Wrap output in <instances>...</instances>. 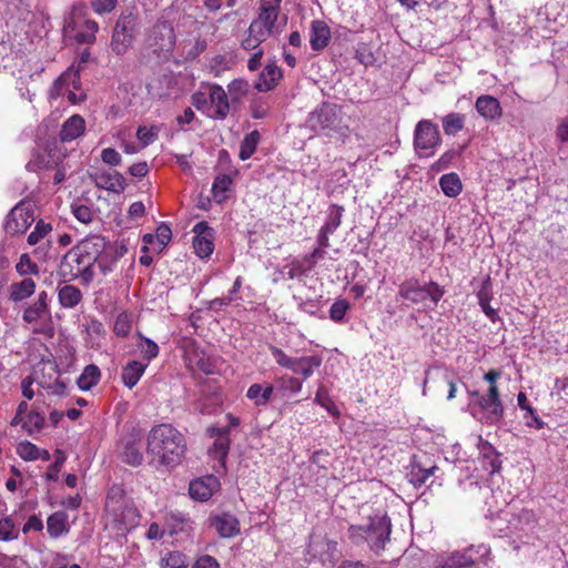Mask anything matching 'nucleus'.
I'll return each mask as SVG.
<instances>
[{"label":"nucleus","instance_id":"f257e3e1","mask_svg":"<svg viewBox=\"0 0 568 568\" xmlns=\"http://www.w3.org/2000/svg\"><path fill=\"white\" fill-rule=\"evenodd\" d=\"M186 452L183 434L171 424L153 426L146 437V457L155 469H173L181 464Z\"/></svg>","mask_w":568,"mask_h":568},{"label":"nucleus","instance_id":"f03ea898","mask_svg":"<svg viewBox=\"0 0 568 568\" xmlns=\"http://www.w3.org/2000/svg\"><path fill=\"white\" fill-rule=\"evenodd\" d=\"M103 250V236L85 237L64 254L58 267V275L64 282L80 278L82 283L89 284L94 277L93 265Z\"/></svg>","mask_w":568,"mask_h":568},{"label":"nucleus","instance_id":"7ed1b4c3","mask_svg":"<svg viewBox=\"0 0 568 568\" xmlns=\"http://www.w3.org/2000/svg\"><path fill=\"white\" fill-rule=\"evenodd\" d=\"M140 521V513L120 488H112L105 501V528L115 537H124Z\"/></svg>","mask_w":568,"mask_h":568},{"label":"nucleus","instance_id":"20e7f679","mask_svg":"<svg viewBox=\"0 0 568 568\" xmlns=\"http://www.w3.org/2000/svg\"><path fill=\"white\" fill-rule=\"evenodd\" d=\"M392 523L387 515H374L362 525H351L347 530L349 540L355 546L366 545L371 551L379 555L389 541Z\"/></svg>","mask_w":568,"mask_h":568},{"label":"nucleus","instance_id":"39448f33","mask_svg":"<svg viewBox=\"0 0 568 568\" xmlns=\"http://www.w3.org/2000/svg\"><path fill=\"white\" fill-rule=\"evenodd\" d=\"M444 294L445 290L438 283H422L412 277L399 284L397 298L405 301L406 306H415L417 311L425 312L435 310Z\"/></svg>","mask_w":568,"mask_h":568},{"label":"nucleus","instance_id":"423d86ee","mask_svg":"<svg viewBox=\"0 0 568 568\" xmlns=\"http://www.w3.org/2000/svg\"><path fill=\"white\" fill-rule=\"evenodd\" d=\"M468 410L485 425H496L504 418V405L497 386L488 387L485 394L469 392Z\"/></svg>","mask_w":568,"mask_h":568},{"label":"nucleus","instance_id":"0eeeda50","mask_svg":"<svg viewBox=\"0 0 568 568\" xmlns=\"http://www.w3.org/2000/svg\"><path fill=\"white\" fill-rule=\"evenodd\" d=\"M338 115V106L333 103L323 102L307 116V125L314 132H336L343 138L348 136V126H342Z\"/></svg>","mask_w":568,"mask_h":568},{"label":"nucleus","instance_id":"6e6552de","mask_svg":"<svg viewBox=\"0 0 568 568\" xmlns=\"http://www.w3.org/2000/svg\"><path fill=\"white\" fill-rule=\"evenodd\" d=\"M22 320L26 324L32 325L33 333L52 336L51 311L49 296L45 291H41L37 295V300L27 305L22 314Z\"/></svg>","mask_w":568,"mask_h":568},{"label":"nucleus","instance_id":"1a4fd4ad","mask_svg":"<svg viewBox=\"0 0 568 568\" xmlns=\"http://www.w3.org/2000/svg\"><path fill=\"white\" fill-rule=\"evenodd\" d=\"M268 348L278 366L300 374L304 381L308 379L314 371L322 365V357L318 355L292 357L277 346L270 345Z\"/></svg>","mask_w":568,"mask_h":568},{"label":"nucleus","instance_id":"9d476101","mask_svg":"<svg viewBox=\"0 0 568 568\" xmlns=\"http://www.w3.org/2000/svg\"><path fill=\"white\" fill-rule=\"evenodd\" d=\"M37 19L27 0H0V20L7 26L23 29L34 24Z\"/></svg>","mask_w":568,"mask_h":568},{"label":"nucleus","instance_id":"9b49d317","mask_svg":"<svg viewBox=\"0 0 568 568\" xmlns=\"http://www.w3.org/2000/svg\"><path fill=\"white\" fill-rule=\"evenodd\" d=\"M34 222V205L30 201L21 200L7 214L3 230L10 237L24 234Z\"/></svg>","mask_w":568,"mask_h":568},{"label":"nucleus","instance_id":"f8f14e48","mask_svg":"<svg viewBox=\"0 0 568 568\" xmlns=\"http://www.w3.org/2000/svg\"><path fill=\"white\" fill-rule=\"evenodd\" d=\"M489 554L485 545L470 546L462 551L456 550L447 555L438 556L435 560V568H466L473 566L479 558Z\"/></svg>","mask_w":568,"mask_h":568},{"label":"nucleus","instance_id":"ddd939ff","mask_svg":"<svg viewBox=\"0 0 568 568\" xmlns=\"http://www.w3.org/2000/svg\"><path fill=\"white\" fill-rule=\"evenodd\" d=\"M440 142L437 125L429 120H422L417 123L414 132V148L419 158L434 155Z\"/></svg>","mask_w":568,"mask_h":568},{"label":"nucleus","instance_id":"4468645a","mask_svg":"<svg viewBox=\"0 0 568 568\" xmlns=\"http://www.w3.org/2000/svg\"><path fill=\"white\" fill-rule=\"evenodd\" d=\"M337 542L326 537L312 536L306 548L308 562L333 566L336 560Z\"/></svg>","mask_w":568,"mask_h":568},{"label":"nucleus","instance_id":"2eb2a0df","mask_svg":"<svg viewBox=\"0 0 568 568\" xmlns=\"http://www.w3.org/2000/svg\"><path fill=\"white\" fill-rule=\"evenodd\" d=\"M193 248L200 258H207L214 251V230L207 222L201 221L193 226Z\"/></svg>","mask_w":568,"mask_h":568},{"label":"nucleus","instance_id":"dca6fc26","mask_svg":"<svg viewBox=\"0 0 568 568\" xmlns=\"http://www.w3.org/2000/svg\"><path fill=\"white\" fill-rule=\"evenodd\" d=\"M91 53L89 49L81 52L78 65H71L53 83V90L57 95L63 94L64 90H69L71 87L78 89L80 84V71L84 64L90 60Z\"/></svg>","mask_w":568,"mask_h":568},{"label":"nucleus","instance_id":"f3484780","mask_svg":"<svg viewBox=\"0 0 568 568\" xmlns=\"http://www.w3.org/2000/svg\"><path fill=\"white\" fill-rule=\"evenodd\" d=\"M90 179L98 189L111 193L121 194L128 186L123 174L115 170H97L90 174Z\"/></svg>","mask_w":568,"mask_h":568},{"label":"nucleus","instance_id":"a211bd4d","mask_svg":"<svg viewBox=\"0 0 568 568\" xmlns=\"http://www.w3.org/2000/svg\"><path fill=\"white\" fill-rule=\"evenodd\" d=\"M120 457L123 463L136 467L143 463V444L140 438L129 435L122 438L120 443Z\"/></svg>","mask_w":568,"mask_h":568},{"label":"nucleus","instance_id":"6ab92c4d","mask_svg":"<svg viewBox=\"0 0 568 568\" xmlns=\"http://www.w3.org/2000/svg\"><path fill=\"white\" fill-rule=\"evenodd\" d=\"M220 486L219 478L210 475L192 480L189 486V494L194 500L206 501L219 490Z\"/></svg>","mask_w":568,"mask_h":568},{"label":"nucleus","instance_id":"aec40b11","mask_svg":"<svg viewBox=\"0 0 568 568\" xmlns=\"http://www.w3.org/2000/svg\"><path fill=\"white\" fill-rule=\"evenodd\" d=\"M478 460L481 467L489 474L495 475L501 468L500 454L496 448L487 440L479 437L478 442Z\"/></svg>","mask_w":568,"mask_h":568},{"label":"nucleus","instance_id":"412c9836","mask_svg":"<svg viewBox=\"0 0 568 568\" xmlns=\"http://www.w3.org/2000/svg\"><path fill=\"white\" fill-rule=\"evenodd\" d=\"M283 78L282 69L275 61H268L262 72L258 74L254 88L258 92H268L274 90Z\"/></svg>","mask_w":568,"mask_h":568},{"label":"nucleus","instance_id":"4be33fe9","mask_svg":"<svg viewBox=\"0 0 568 568\" xmlns=\"http://www.w3.org/2000/svg\"><path fill=\"white\" fill-rule=\"evenodd\" d=\"M128 252V246L124 242L108 243L104 240V250L97 261L99 268L103 274L113 270L115 262Z\"/></svg>","mask_w":568,"mask_h":568},{"label":"nucleus","instance_id":"5701e85b","mask_svg":"<svg viewBox=\"0 0 568 568\" xmlns=\"http://www.w3.org/2000/svg\"><path fill=\"white\" fill-rule=\"evenodd\" d=\"M230 429L227 427H210L207 434L214 438V443L210 448V454L221 462H223L230 450Z\"/></svg>","mask_w":568,"mask_h":568},{"label":"nucleus","instance_id":"b1692460","mask_svg":"<svg viewBox=\"0 0 568 568\" xmlns=\"http://www.w3.org/2000/svg\"><path fill=\"white\" fill-rule=\"evenodd\" d=\"M437 470L438 467L435 464L414 457L408 473L409 483H412L416 488H419L430 476H434Z\"/></svg>","mask_w":568,"mask_h":568},{"label":"nucleus","instance_id":"393cba45","mask_svg":"<svg viewBox=\"0 0 568 568\" xmlns=\"http://www.w3.org/2000/svg\"><path fill=\"white\" fill-rule=\"evenodd\" d=\"M209 100L213 109L211 116L221 120L225 119L230 111V104L227 94L220 84L210 85Z\"/></svg>","mask_w":568,"mask_h":568},{"label":"nucleus","instance_id":"a878e982","mask_svg":"<svg viewBox=\"0 0 568 568\" xmlns=\"http://www.w3.org/2000/svg\"><path fill=\"white\" fill-rule=\"evenodd\" d=\"M475 109L477 113L487 121L499 119L503 114L499 100L489 94L478 97L475 102Z\"/></svg>","mask_w":568,"mask_h":568},{"label":"nucleus","instance_id":"bb28decb","mask_svg":"<svg viewBox=\"0 0 568 568\" xmlns=\"http://www.w3.org/2000/svg\"><path fill=\"white\" fill-rule=\"evenodd\" d=\"M84 132V119L79 114H73L62 123L59 138L62 142H72L75 139L82 136Z\"/></svg>","mask_w":568,"mask_h":568},{"label":"nucleus","instance_id":"cd10ccee","mask_svg":"<svg viewBox=\"0 0 568 568\" xmlns=\"http://www.w3.org/2000/svg\"><path fill=\"white\" fill-rule=\"evenodd\" d=\"M211 526L223 538H230L240 532V524L235 516L224 513L211 519Z\"/></svg>","mask_w":568,"mask_h":568},{"label":"nucleus","instance_id":"c85d7f7f","mask_svg":"<svg viewBox=\"0 0 568 568\" xmlns=\"http://www.w3.org/2000/svg\"><path fill=\"white\" fill-rule=\"evenodd\" d=\"M332 33L323 20H314L311 26L310 44L312 50L321 51L328 45Z\"/></svg>","mask_w":568,"mask_h":568},{"label":"nucleus","instance_id":"c756f323","mask_svg":"<svg viewBox=\"0 0 568 568\" xmlns=\"http://www.w3.org/2000/svg\"><path fill=\"white\" fill-rule=\"evenodd\" d=\"M146 367L148 363H143L135 359L129 361L123 366L121 373L123 384L130 389L133 388L145 373Z\"/></svg>","mask_w":568,"mask_h":568},{"label":"nucleus","instance_id":"7c9ffc66","mask_svg":"<svg viewBox=\"0 0 568 568\" xmlns=\"http://www.w3.org/2000/svg\"><path fill=\"white\" fill-rule=\"evenodd\" d=\"M47 530L51 538H59L70 530L68 515L64 511H55L47 519Z\"/></svg>","mask_w":568,"mask_h":568},{"label":"nucleus","instance_id":"2f4dec72","mask_svg":"<svg viewBox=\"0 0 568 568\" xmlns=\"http://www.w3.org/2000/svg\"><path fill=\"white\" fill-rule=\"evenodd\" d=\"M83 295L80 288L65 284L58 288V301L62 308H74L82 302Z\"/></svg>","mask_w":568,"mask_h":568},{"label":"nucleus","instance_id":"473e14b6","mask_svg":"<svg viewBox=\"0 0 568 568\" xmlns=\"http://www.w3.org/2000/svg\"><path fill=\"white\" fill-rule=\"evenodd\" d=\"M274 393V387L270 383L252 384L246 392V397L256 406H265Z\"/></svg>","mask_w":568,"mask_h":568},{"label":"nucleus","instance_id":"72a5a7b5","mask_svg":"<svg viewBox=\"0 0 568 568\" xmlns=\"http://www.w3.org/2000/svg\"><path fill=\"white\" fill-rule=\"evenodd\" d=\"M281 0H262L261 12L255 19L273 30L278 17Z\"/></svg>","mask_w":568,"mask_h":568},{"label":"nucleus","instance_id":"f704fd0d","mask_svg":"<svg viewBox=\"0 0 568 568\" xmlns=\"http://www.w3.org/2000/svg\"><path fill=\"white\" fill-rule=\"evenodd\" d=\"M36 292V282L32 278H23L10 285V300L21 302L29 298Z\"/></svg>","mask_w":568,"mask_h":568},{"label":"nucleus","instance_id":"c9c22d12","mask_svg":"<svg viewBox=\"0 0 568 568\" xmlns=\"http://www.w3.org/2000/svg\"><path fill=\"white\" fill-rule=\"evenodd\" d=\"M100 368L94 364H90L84 367L81 375L77 379V384L81 390H90L100 382Z\"/></svg>","mask_w":568,"mask_h":568},{"label":"nucleus","instance_id":"e433bc0d","mask_svg":"<svg viewBox=\"0 0 568 568\" xmlns=\"http://www.w3.org/2000/svg\"><path fill=\"white\" fill-rule=\"evenodd\" d=\"M439 185L443 193L448 197H456L463 190L462 181L457 173H447L440 176Z\"/></svg>","mask_w":568,"mask_h":568},{"label":"nucleus","instance_id":"4c0bfd02","mask_svg":"<svg viewBox=\"0 0 568 568\" xmlns=\"http://www.w3.org/2000/svg\"><path fill=\"white\" fill-rule=\"evenodd\" d=\"M232 179L227 174H220L212 184V194L216 203H223L229 197Z\"/></svg>","mask_w":568,"mask_h":568},{"label":"nucleus","instance_id":"58836bf2","mask_svg":"<svg viewBox=\"0 0 568 568\" xmlns=\"http://www.w3.org/2000/svg\"><path fill=\"white\" fill-rule=\"evenodd\" d=\"M235 63L231 53L217 54L210 61L209 69L214 77H220L224 71L231 70Z\"/></svg>","mask_w":568,"mask_h":568},{"label":"nucleus","instance_id":"ea45409f","mask_svg":"<svg viewBox=\"0 0 568 568\" xmlns=\"http://www.w3.org/2000/svg\"><path fill=\"white\" fill-rule=\"evenodd\" d=\"M442 123L446 135H455L464 129L465 115L462 113L452 112L443 118Z\"/></svg>","mask_w":568,"mask_h":568},{"label":"nucleus","instance_id":"a19ab883","mask_svg":"<svg viewBox=\"0 0 568 568\" xmlns=\"http://www.w3.org/2000/svg\"><path fill=\"white\" fill-rule=\"evenodd\" d=\"M114 29H120L121 33L130 36L131 38H135L139 31V20L135 14L132 12L128 14H122L114 27Z\"/></svg>","mask_w":568,"mask_h":568},{"label":"nucleus","instance_id":"79ce46f5","mask_svg":"<svg viewBox=\"0 0 568 568\" xmlns=\"http://www.w3.org/2000/svg\"><path fill=\"white\" fill-rule=\"evenodd\" d=\"M260 133L256 130L245 135L240 145L239 156L241 160H248L254 154L260 142Z\"/></svg>","mask_w":568,"mask_h":568},{"label":"nucleus","instance_id":"37998d69","mask_svg":"<svg viewBox=\"0 0 568 568\" xmlns=\"http://www.w3.org/2000/svg\"><path fill=\"white\" fill-rule=\"evenodd\" d=\"M139 342L136 344L138 349L140 351L145 363H150L152 359L158 357L160 353L159 345L151 338L143 336L141 333L138 334Z\"/></svg>","mask_w":568,"mask_h":568},{"label":"nucleus","instance_id":"c03bdc74","mask_svg":"<svg viewBox=\"0 0 568 568\" xmlns=\"http://www.w3.org/2000/svg\"><path fill=\"white\" fill-rule=\"evenodd\" d=\"M134 39L114 29L111 40V49L116 55H123L131 48Z\"/></svg>","mask_w":568,"mask_h":568},{"label":"nucleus","instance_id":"a18cd8bd","mask_svg":"<svg viewBox=\"0 0 568 568\" xmlns=\"http://www.w3.org/2000/svg\"><path fill=\"white\" fill-rule=\"evenodd\" d=\"M344 207L337 204H332L327 210L326 221L322 229L326 233H334L341 225Z\"/></svg>","mask_w":568,"mask_h":568},{"label":"nucleus","instance_id":"49530a36","mask_svg":"<svg viewBox=\"0 0 568 568\" xmlns=\"http://www.w3.org/2000/svg\"><path fill=\"white\" fill-rule=\"evenodd\" d=\"M52 232L51 223H48L43 220H39L36 223L33 231L28 235L27 242L29 245H37L44 237H47Z\"/></svg>","mask_w":568,"mask_h":568},{"label":"nucleus","instance_id":"de8ad7c7","mask_svg":"<svg viewBox=\"0 0 568 568\" xmlns=\"http://www.w3.org/2000/svg\"><path fill=\"white\" fill-rule=\"evenodd\" d=\"M187 566L189 559L181 551H170L161 560L162 568H186Z\"/></svg>","mask_w":568,"mask_h":568},{"label":"nucleus","instance_id":"09e8293b","mask_svg":"<svg viewBox=\"0 0 568 568\" xmlns=\"http://www.w3.org/2000/svg\"><path fill=\"white\" fill-rule=\"evenodd\" d=\"M132 329V317L129 313L118 314L113 324V333L119 337H126Z\"/></svg>","mask_w":568,"mask_h":568},{"label":"nucleus","instance_id":"8fccbe9b","mask_svg":"<svg viewBox=\"0 0 568 568\" xmlns=\"http://www.w3.org/2000/svg\"><path fill=\"white\" fill-rule=\"evenodd\" d=\"M275 382L278 389L290 394H298L303 388V382L291 375L281 376Z\"/></svg>","mask_w":568,"mask_h":568},{"label":"nucleus","instance_id":"3c124183","mask_svg":"<svg viewBox=\"0 0 568 568\" xmlns=\"http://www.w3.org/2000/svg\"><path fill=\"white\" fill-rule=\"evenodd\" d=\"M43 424L44 417L41 414L37 412H30L23 417V420L20 425L29 434H33L36 432H40L43 427Z\"/></svg>","mask_w":568,"mask_h":568},{"label":"nucleus","instance_id":"603ef678","mask_svg":"<svg viewBox=\"0 0 568 568\" xmlns=\"http://www.w3.org/2000/svg\"><path fill=\"white\" fill-rule=\"evenodd\" d=\"M53 168V162L47 159L44 154L34 153L32 159L27 163L26 169L30 172H39Z\"/></svg>","mask_w":568,"mask_h":568},{"label":"nucleus","instance_id":"864d4df0","mask_svg":"<svg viewBox=\"0 0 568 568\" xmlns=\"http://www.w3.org/2000/svg\"><path fill=\"white\" fill-rule=\"evenodd\" d=\"M248 82L244 79H235L229 85V94L233 101L241 100L248 92Z\"/></svg>","mask_w":568,"mask_h":568},{"label":"nucleus","instance_id":"5fc2aeb1","mask_svg":"<svg viewBox=\"0 0 568 568\" xmlns=\"http://www.w3.org/2000/svg\"><path fill=\"white\" fill-rule=\"evenodd\" d=\"M19 537V530L16 528L11 518L7 517L0 520V540L10 541Z\"/></svg>","mask_w":568,"mask_h":568},{"label":"nucleus","instance_id":"6e6d98bb","mask_svg":"<svg viewBox=\"0 0 568 568\" xmlns=\"http://www.w3.org/2000/svg\"><path fill=\"white\" fill-rule=\"evenodd\" d=\"M349 303L344 298L336 300L329 308V317L332 321L339 323L344 320L347 311L349 310Z\"/></svg>","mask_w":568,"mask_h":568},{"label":"nucleus","instance_id":"4d7b16f0","mask_svg":"<svg viewBox=\"0 0 568 568\" xmlns=\"http://www.w3.org/2000/svg\"><path fill=\"white\" fill-rule=\"evenodd\" d=\"M99 30V24L93 20H87L84 22V31L77 33V40L79 42L92 43L95 40V33Z\"/></svg>","mask_w":568,"mask_h":568},{"label":"nucleus","instance_id":"13d9d810","mask_svg":"<svg viewBox=\"0 0 568 568\" xmlns=\"http://www.w3.org/2000/svg\"><path fill=\"white\" fill-rule=\"evenodd\" d=\"M17 454L20 458L23 460H37L39 459L38 455V446L34 444L24 440L18 444L17 446Z\"/></svg>","mask_w":568,"mask_h":568},{"label":"nucleus","instance_id":"bf43d9fd","mask_svg":"<svg viewBox=\"0 0 568 568\" xmlns=\"http://www.w3.org/2000/svg\"><path fill=\"white\" fill-rule=\"evenodd\" d=\"M16 270L20 275L38 274L39 267L32 262L28 254H22L16 265Z\"/></svg>","mask_w":568,"mask_h":568},{"label":"nucleus","instance_id":"052dcab7","mask_svg":"<svg viewBox=\"0 0 568 568\" xmlns=\"http://www.w3.org/2000/svg\"><path fill=\"white\" fill-rule=\"evenodd\" d=\"M136 138L139 139L143 148L148 146L158 139V129L154 126H140L136 131Z\"/></svg>","mask_w":568,"mask_h":568},{"label":"nucleus","instance_id":"680f3d73","mask_svg":"<svg viewBox=\"0 0 568 568\" xmlns=\"http://www.w3.org/2000/svg\"><path fill=\"white\" fill-rule=\"evenodd\" d=\"M523 419L527 427L535 429H541L545 427V422L539 418L536 410L531 406L524 409Z\"/></svg>","mask_w":568,"mask_h":568},{"label":"nucleus","instance_id":"e2e57ef3","mask_svg":"<svg viewBox=\"0 0 568 568\" xmlns=\"http://www.w3.org/2000/svg\"><path fill=\"white\" fill-rule=\"evenodd\" d=\"M478 304H485L493 298V283L489 275H487L477 292Z\"/></svg>","mask_w":568,"mask_h":568},{"label":"nucleus","instance_id":"0e129e2a","mask_svg":"<svg viewBox=\"0 0 568 568\" xmlns=\"http://www.w3.org/2000/svg\"><path fill=\"white\" fill-rule=\"evenodd\" d=\"M247 31L250 32V34H253L254 37L258 38L261 42H264L272 34L271 28H268L265 24H262L261 21L256 20L252 21Z\"/></svg>","mask_w":568,"mask_h":568},{"label":"nucleus","instance_id":"69168bd1","mask_svg":"<svg viewBox=\"0 0 568 568\" xmlns=\"http://www.w3.org/2000/svg\"><path fill=\"white\" fill-rule=\"evenodd\" d=\"M72 213L79 222L84 224H89L93 220L92 210L84 204L72 205Z\"/></svg>","mask_w":568,"mask_h":568},{"label":"nucleus","instance_id":"338daca9","mask_svg":"<svg viewBox=\"0 0 568 568\" xmlns=\"http://www.w3.org/2000/svg\"><path fill=\"white\" fill-rule=\"evenodd\" d=\"M101 160L110 166H118L122 162L121 154L113 148H106L101 151Z\"/></svg>","mask_w":568,"mask_h":568},{"label":"nucleus","instance_id":"774afa93","mask_svg":"<svg viewBox=\"0 0 568 568\" xmlns=\"http://www.w3.org/2000/svg\"><path fill=\"white\" fill-rule=\"evenodd\" d=\"M191 568H221L219 560L210 555H200L195 558Z\"/></svg>","mask_w":568,"mask_h":568}]
</instances>
